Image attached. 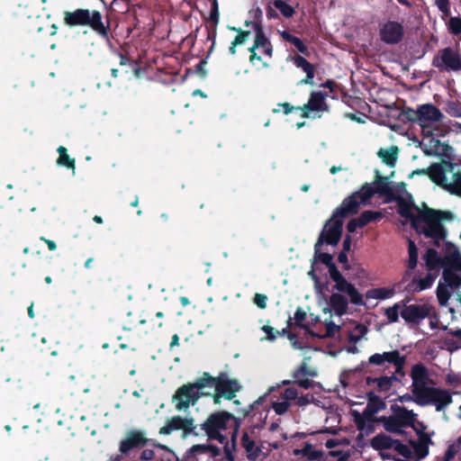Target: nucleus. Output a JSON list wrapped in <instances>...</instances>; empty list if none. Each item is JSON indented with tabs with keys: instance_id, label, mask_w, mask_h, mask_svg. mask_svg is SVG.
<instances>
[{
	"instance_id": "nucleus-1",
	"label": "nucleus",
	"mask_w": 461,
	"mask_h": 461,
	"mask_svg": "<svg viewBox=\"0 0 461 461\" xmlns=\"http://www.w3.org/2000/svg\"><path fill=\"white\" fill-rule=\"evenodd\" d=\"M414 208L418 212L416 219L417 225L413 229L415 231L430 240V244L435 248H440L442 242L447 239L448 231L444 226L443 221H452L454 214L450 211L436 210L423 203V208Z\"/></svg>"
},
{
	"instance_id": "nucleus-2",
	"label": "nucleus",
	"mask_w": 461,
	"mask_h": 461,
	"mask_svg": "<svg viewBox=\"0 0 461 461\" xmlns=\"http://www.w3.org/2000/svg\"><path fill=\"white\" fill-rule=\"evenodd\" d=\"M241 426V419L234 416L227 411H219L211 413L203 423L200 425V430L203 431L209 439L217 440L221 444L227 442V433L229 429H232L231 439L235 440L240 427Z\"/></svg>"
},
{
	"instance_id": "nucleus-3",
	"label": "nucleus",
	"mask_w": 461,
	"mask_h": 461,
	"mask_svg": "<svg viewBox=\"0 0 461 461\" xmlns=\"http://www.w3.org/2000/svg\"><path fill=\"white\" fill-rule=\"evenodd\" d=\"M64 23L69 28L89 27L93 32L104 39L108 44L110 40V23L103 21V14L95 9L77 8L72 11L64 12Z\"/></svg>"
},
{
	"instance_id": "nucleus-4",
	"label": "nucleus",
	"mask_w": 461,
	"mask_h": 461,
	"mask_svg": "<svg viewBox=\"0 0 461 461\" xmlns=\"http://www.w3.org/2000/svg\"><path fill=\"white\" fill-rule=\"evenodd\" d=\"M407 357L406 355L401 354L398 349L384 351L383 353H375L368 357V365H374L377 366H382L384 368L387 367L385 364L393 365L395 368V373L390 376L382 375L377 377L376 381V390L379 393H387L389 392L394 382H398L399 379L396 375H405L404 366L406 364Z\"/></svg>"
},
{
	"instance_id": "nucleus-5",
	"label": "nucleus",
	"mask_w": 461,
	"mask_h": 461,
	"mask_svg": "<svg viewBox=\"0 0 461 461\" xmlns=\"http://www.w3.org/2000/svg\"><path fill=\"white\" fill-rule=\"evenodd\" d=\"M348 200L345 198L340 205L337 207L331 217L325 222L321 232L317 240V247H321L324 243L337 246L341 239L343 231V220L349 215H354L357 212L350 211L348 207Z\"/></svg>"
},
{
	"instance_id": "nucleus-6",
	"label": "nucleus",
	"mask_w": 461,
	"mask_h": 461,
	"mask_svg": "<svg viewBox=\"0 0 461 461\" xmlns=\"http://www.w3.org/2000/svg\"><path fill=\"white\" fill-rule=\"evenodd\" d=\"M390 410L392 414L378 417L377 422L383 425L386 432L407 438L410 436V432L406 431L405 429L413 426V421H416V417L418 416L417 413L398 404H392Z\"/></svg>"
},
{
	"instance_id": "nucleus-7",
	"label": "nucleus",
	"mask_w": 461,
	"mask_h": 461,
	"mask_svg": "<svg viewBox=\"0 0 461 461\" xmlns=\"http://www.w3.org/2000/svg\"><path fill=\"white\" fill-rule=\"evenodd\" d=\"M374 185L375 186L366 183L358 191H356L349 196L346 197L348 200V207L350 211L358 212L359 205L368 203L375 194L386 197L393 196V192L391 183L386 177L380 176L378 171L376 172V178Z\"/></svg>"
},
{
	"instance_id": "nucleus-8",
	"label": "nucleus",
	"mask_w": 461,
	"mask_h": 461,
	"mask_svg": "<svg viewBox=\"0 0 461 461\" xmlns=\"http://www.w3.org/2000/svg\"><path fill=\"white\" fill-rule=\"evenodd\" d=\"M438 128L432 129L430 126L421 124L422 140L420 147L427 157H438L443 161H453L454 149L447 142L441 141L438 138Z\"/></svg>"
},
{
	"instance_id": "nucleus-9",
	"label": "nucleus",
	"mask_w": 461,
	"mask_h": 461,
	"mask_svg": "<svg viewBox=\"0 0 461 461\" xmlns=\"http://www.w3.org/2000/svg\"><path fill=\"white\" fill-rule=\"evenodd\" d=\"M204 388H206V383H204L203 375L194 383H187L178 387L172 397L176 409L186 410L190 405H194L202 396L210 395L203 392Z\"/></svg>"
},
{
	"instance_id": "nucleus-10",
	"label": "nucleus",
	"mask_w": 461,
	"mask_h": 461,
	"mask_svg": "<svg viewBox=\"0 0 461 461\" xmlns=\"http://www.w3.org/2000/svg\"><path fill=\"white\" fill-rule=\"evenodd\" d=\"M206 387H213L215 392H219L224 399L233 400L236 393L242 389V385L236 379L229 377L225 372H221L218 376H212L209 373H203Z\"/></svg>"
},
{
	"instance_id": "nucleus-11",
	"label": "nucleus",
	"mask_w": 461,
	"mask_h": 461,
	"mask_svg": "<svg viewBox=\"0 0 461 461\" xmlns=\"http://www.w3.org/2000/svg\"><path fill=\"white\" fill-rule=\"evenodd\" d=\"M432 66L439 71H461V53L459 48L447 47L439 50L432 59Z\"/></svg>"
},
{
	"instance_id": "nucleus-12",
	"label": "nucleus",
	"mask_w": 461,
	"mask_h": 461,
	"mask_svg": "<svg viewBox=\"0 0 461 461\" xmlns=\"http://www.w3.org/2000/svg\"><path fill=\"white\" fill-rule=\"evenodd\" d=\"M370 446L376 451L393 449L399 456L406 459L412 457V451L408 445L383 432L378 433L371 438Z\"/></svg>"
},
{
	"instance_id": "nucleus-13",
	"label": "nucleus",
	"mask_w": 461,
	"mask_h": 461,
	"mask_svg": "<svg viewBox=\"0 0 461 461\" xmlns=\"http://www.w3.org/2000/svg\"><path fill=\"white\" fill-rule=\"evenodd\" d=\"M410 299L405 298L402 300V309L401 311V317L408 324H420L424 319L428 318L434 308L429 303L422 304H408Z\"/></svg>"
},
{
	"instance_id": "nucleus-14",
	"label": "nucleus",
	"mask_w": 461,
	"mask_h": 461,
	"mask_svg": "<svg viewBox=\"0 0 461 461\" xmlns=\"http://www.w3.org/2000/svg\"><path fill=\"white\" fill-rule=\"evenodd\" d=\"M255 32L254 42L251 47L248 49L249 51V62L254 64L255 60L262 61L261 56L258 55L257 50L262 49L263 54L268 58L273 57L274 47L270 40L267 37L263 25L256 24V28H253Z\"/></svg>"
},
{
	"instance_id": "nucleus-15",
	"label": "nucleus",
	"mask_w": 461,
	"mask_h": 461,
	"mask_svg": "<svg viewBox=\"0 0 461 461\" xmlns=\"http://www.w3.org/2000/svg\"><path fill=\"white\" fill-rule=\"evenodd\" d=\"M255 32L254 42L251 47L248 49L249 51V62L254 64L255 60L262 61L261 56L258 55L257 50L262 49L263 54L268 58L273 57L274 47L270 40L267 37L263 25L256 24V28H253Z\"/></svg>"
},
{
	"instance_id": "nucleus-16",
	"label": "nucleus",
	"mask_w": 461,
	"mask_h": 461,
	"mask_svg": "<svg viewBox=\"0 0 461 461\" xmlns=\"http://www.w3.org/2000/svg\"><path fill=\"white\" fill-rule=\"evenodd\" d=\"M196 429L197 426L194 425V420L193 418L176 415L170 418L166 425L160 428L159 434L169 435L173 431L181 430L183 437L185 438L189 435L198 436L200 432Z\"/></svg>"
},
{
	"instance_id": "nucleus-17",
	"label": "nucleus",
	"mask_w": 461,
	"mask_h": 461,
	"mask_svg": "<svg viewBox=\"0 0 461 461\" xmlns=\"http://www.w3.org/2000/svg\"><path fill=\"white\" fill-rule=\"evenodd\" d=\"M379 36L383 42L390 45L400 43L404 37L403 24L397 21H387L379 24Z\"/></svg>"
},
{
	"instance_id": "nucleus-18",
	"label": "nucleus",
	"mask_w": 461,
	"mask_h": 461,
	"mask_svg": "<svg viewBox=\"0 0 461 461\" xmlns=\"http://www.w3.org/2000/svg\"><path fill=\"white\" fill-rule=\"evenodd\" d=\"M328 96L326 92L313 91L311 93L309 100L303 106H298L302 111L303 118H311V113H324L330 111V106L326 102ZM313 115L312 118H315Z\"/></svg>"
},
{
	"instance_id": "nucleus-19",
	"label": "nucleus",
	"mask_w": 461,
	"mask_h": 461,
	"mask_svg": "<svg viewBox=\"0 0 461 461\" xmlns=\"http://www.w3.org/2000/svg\"><path fill=\"white\" fill-rule=\"evenodd\" d=\"M451 161H443L439 163H432L427 168L416 169L412 171L413 175H427L429 179L438 185H444L447 182V170H452Z\"/></svg>"
},
{
	"instance_id": "nucleus-20",
	"label": "nucleus",
	"mask_w": 461,
	"mask_h": 461,
	"mask_svg": "<svg viewBox=\"0 0 461 461\" xmlns=\"http://www.w3.org/2000/svg\"><path fill=\"white\" fill-rule=\"evenodd\" d=\"M413 113L420 126L421 124L429 126L430 123L440 122L444 118L441 111L432 104L419 105Z\"/></svg>"
},
{
	"instance_id": "nucleus-21",
	"label": "nucleus",
	"mask_w": 461,
	"mask_h": 461,
	"mask_svg": "<svg viewBox=\"0 0 461 461\" xmlns=\"http://www.w3.org/2000/svg\"><path fill=\"white\" fill-rule=\"evenodd\" d=\"M149 441L140 430H130L121 440L119 450L122 455H128L131 450L143 447Z\"/></svg>"
},
{
	"instance_id": "nucleus-22",
	"label": "nucleus",
	"mask_w": 461,
	"mask_h": 461,
	"mask_svg": "<svg viewBox=\"0 0 461 461\" xmlns=\"http://www.w3.org/2000/svg\"><path fill=\"white\" fill-rule=\"evenodd\" d=\"M317 371L314 368H311L308 365L303 361L301 365L294 370L292 376L294 384L303 389L312 388L314 381L310 379L317 376Z\"/></svg>"
},
{
	"instance_id": "nucleus-23",
	"label": "nucleus",
	"mask_w": 461,
	"mask_h": 461,
	"mask_svg": "<svg viewBox=\"0 0 461 461\" xmlns=\"http://www.w3.org/2000/svg\"><path fill=\"white\" fill-rule=\"evenodd\" d=\"M433 435H420L417 436V439H414L411 435L407 438H403L404 441L409 443L411 449L412 448V454L415 455L418 460L424 459L429 453V446L433 445L431 439Z\"/></svg>"
},
{
	"instance_id": "nucleus-24",
	"label": "nucleus",
	"mask_w": 461,
	"mask_h": 461,
	"mask_svg": "<svg viewBox=\"0 0 461 461\" xmlns=\"http://www.w3.org/2000/svg\"><path fill=\"white\" fill-rule=\"evenodd\" d=\"M443 251L445 253L444 261L447 267H455L461 272V254L458 248L447 239L442 242Z\"/></svg>"
},
{
	"instance_id": "nucleus-25",
	"label": "nucleus",
	"mask_w": 461,
	"mask_h": 461,
	"mask_svg": "<svg viewBox=\"0 0 461 461\" xmlns=\"http://www.w3.org/2000/svg\"><path fill=\"white\" fill-rule=\"evenodd\" d=\"M294 64L303 70L306 76L303 79L299 82V85H310L312 86L313 78L315 76V67L309 62L304 57L301 55H295L293 58Z\"/></svg>"
},
{
	"instance_id": "nucleus-26",
	"label": "nucleus",
	"mask_w": 461,
	"mask_h": 461,
	"mask_svg": "<svg viewBox=\"0 0 461 461\" xmlns=\"http://www.w3.org/2000/svg\"><path fill=\"white\" fill-rule=\"evenodd\" d=\"M451 164L453 169L447 170V173L452 174V180L448 182L447 179L443 186L451 194L461 196V165L453 161H451Z\"/></svg>"
},
{
	"instance_id": "nucleus-27",
	"label": "nucleus",
	"mask_w": 461,
	"mask_h": 461,
	"mask_svg": "<svg viewBox=\"0 0 461 461\" xmlns=\"http://www.w3.org/2000/svg\"><path fill=\"white\" fill-rule=\"evenodd\" d=\"M240 444L246 451L248 459L250 461H256L259 457L261 454V448L256 445L255 440L250 438L248 431L242 432Z\"/></svg>"
},
{
	"instance_id": "nucleus-28",
	"label": "nucleus",
	"mask_w": 461,
	"mask_h": 461,
	"mask_svg": "<svg viewBox=\"0 0 461 461\" xmlns=\"http://www.w3.org/2000/svg\"><path fill=\"white\" fill-rule=\"evenodd\" d=\"M329 304L336 315L342 316L347 313L348 301L347 297L341 294L333 293L330 296Z\"/></svg>"
},
{
	"instance_id": "nucleus-29",
	"label": "nucleus",
	"mask_w": 461,
	"mask_h": 461,
	"mask_svg": "<svg viewBox=\"0 0 461 461\" xmlns=\"http://www.w3.org/2000/svg\"><path fill=\"white\" fill-rule=\"evenodd\" d=\"M426 267L429 270H435L438 267H443V269L446 267V264L444 261V257H441L438 252L433 249H429L424 257Z\"/></svg>"
},
{
	"instance_id": "nucleus-30",
	"label": "nucleus",
	"mask_w": 461,
	"mask_h": 461,
	"mask_svg": "<svg viewBox=\"0 0 461 461\" xmlns=\"http://www.w3.org/2000/svg\"><path fill=\"white\" fill-rule=\"evenodd\" d=\"M451 402H452V396L448 391L435 387L430 403H433L436 405V410L438 411L443 410L446 406H447Z\"/></svg>"
},
{
	"instance_id": "nucleus-31",
	"label": "nucleus",
	"mask_w": 461,
	"mask_h": 461,
	"mask_svg": "<svg viewBox=\"0 0 461 461\" xmlns=\"http://www.w3.org/2000/svg\"><path fill=\"white\" fill-rule=\"evenodd\" d=\"M113 54L119 59L120 66H129L131 68L132 73L136 77H140L142 75V68L134 59L129 57L128 53L122 52L119 50H114Z\"/></svg>"
},
{
	"instance_id": "nucleus-32",
	"label": "nucleus",
	"mask_w": 461,
	"mask_h": 461,
	"mask_svg": "<svg viewBox=\"0 0 461 461\" xmlns=\"http://www.w3.org/2000/svg\"><path fill=\"white\" fill-rule=\"evenodd\" d=\"M435 387L426 386L421 389L411 390L414 395V402L420 406H426L430 403Z\"/></svg>"
},
{
	"instance_id": "nucleus-33",
	"label": "nucleus",
	"mask_w": 461,
	"mask_h": 461,
	"mask_svg": "<svg viewBox=\"0 0 461 461\" xmlns=\"http://www.w3.org/2000/svg\"><path fill=\"white\" fill-rule=\"evenodd\" d=\"M455 267H447L443 269L442 277L446 285L451 288H458L461 286V275L456 273Z\"/></svg>"
},
{
	"instance_id": "nucleus-34",
	"label": "nucleus",
	"mask_w": 461,
	"mask_h": 461,
	"mask_svg": "<svg viewBox=\"0 0 461 461\" xmlns=\"http://www.w3.org/2000/svg\"><path fill=\"white\" fill-rule=\"evenodd\" d=\"M398 152V147L392 146L389 149H380L379 151L377 152V155L384 164L393 167L396 164Z\"/></svg>"
},
{
	"instance_id": "nucleus-35",
	"label": "nucleus",
	"mask_w": 461,
	"mask_h": 461,
	"mask_svg": "<svg viewBox=\"0 0 461 461\" xmlns=\"http://www.w3.org/2000/svg\"><path fill=\"white\" fill-rule=\"evenodd\" d=\"M57 151L59 155L56 161L57 165L71 169L73 173H75L76 161L75 158H72L68 156L67 148L59 146Z\"/></svg>"
},
{
	"instance_id": "nucleus-36",
	"label": "nucleus",
	"mask_w": 461,
	"mask_h": 461,
	"mask_svg": "<svg viewBox=\"0 0 461 461\" xmlns=\"http://www.w3.org/2000/svg\"><path fill=\"white\" fill-rule=\"evenodd\" d=\"M279 34L284 41L292 43L299 52L304 55L309 54L308 47L300 38L293 35L288 31L279 32Z\"/></svg>"
},
{
	"instance_id": "nucleus-37",
	"label": "nucleus",
	"mask_w": 461,
	"mask_h": 461,
	"mask_svg": "<svg viewBox=\"0 0 461 461\" xmlns=\"http://www.w3.org/2000/svg\"><path fill=\"white\" fill-rule=\"evenodd\" d=\"M232 31H235L238 32L237 36L234 38V40L231 41L230 46L229 48V52L231 55L236 54V47L241 44H244L250 37L251 32L250 31H244L240 28H230Z\"/></svg>"
},
{
	"instance_id": "nucleus-38",
	"label": "nucleus",
	"mask_w": 461,
	"mask_h": 461,
	"mask_svg": "<svg viewBox=\"0 0 461 461\" xmlns=\"http://www.w3.org/2000/svg\"><path fill=\"white\" fill-rule=\"evenodd\" d=\"M384 214L378 211L366 210L358 216L360 224L365 227L371 222H376L383 219Z\"/></svg>"
},
{
	"instance_id": "nucleus-39",
	"label": "nucleus",
	"mask_w": 461,
	"mask_h": 461,
	"mask_svg": "<svg viewBox=\"0 0 461 461\" xmlns=\"http://www.w3.org/2000/svg\"><path fill=\"white\" fill-rule=\"evenodd\" d=\"M411 380L415 383L420 382V380H429V370L423 364H416L411 367Z\"/></svg>"
},
{
	"instance_id": "nucleus-40",
	"label": "nucleus",
	"mask_w": 461,
	"mask_h": 461,
	"mask_svg": "<svg viewBox=\"0 0 461 461\" xmlns=\"http://www.w3.org/2000/svg\"><path fill=\"white\" fill-rule=\"evenodd\" d=\"M272 5L286 19L293 17L295 14L294 8L285 0H274Z\"/></svg>"
},
{
	"instance_id": "nucleus-41",
	"label": "nucleus",
	"mask_w": 461,
	"mask_h": 461,
	"mask_svg": "<svg viewBox=\"0 0 461 461\" xmlns=\"http://www.w3.org/2000/svg\"><path fill=\"white\" fill-rule=\"evenodd\" d=\"M367 398V405L369 408H372L375 411L378 412L385 409L386 403L378 395L375 393V392L371 391L366 393Z\"/></svg>"
},
{
	"instance_id": "nucleus-42",
	"label": "nucleus",
	"mask_w": 461,
	"mask_h": 461,
	"mask_svg": "<svg viewBox=\"0 0 461 461\" xmlns=\"http://www.w3.org/2000/svg\"><path fill=\"white\" fill-rule=\"evenodd\" d=\"M402 309V301L395 303L393 306L384 309V315L387 318L388 322L395 323L399 321V315Z\"/></svg>"
},
{
	"instance_id": "nucleus-43",
	"label": "nucleus",
	"mask_w": 461,
	"mask_h": 461,
	"mask_svg": "<svg viewBox=\"0 0 461 461\" xmlns=\"http://www.w3.org/2000/svg\"><path fill=\"white\" fill-rule=\"evenodd\" d=\"M434 280H435V277L430 273L427 274V276L422 278L417 279L416 277H414L412 279V283L416 284L417 286L415 288H413V291L420 292V291H423V290H426V289L431 287V285L434 283Z\"/></svg>"
},
{
	"instance_id": "nucleus-44",
	"label": "nucleus",
	"mask_w": 461,
	"mask_h": 461,
	"mask_svg": "<svg viewBox=\"0 0 461 461\" xmlns=\"http://www.w3.org/2000/svg\"><path fill=\"white\" fill-rule=\"evenodd\" d=\"M446 26L449 34L453 36L461 35V17L451 16L446 23Z\"/></svg>"
},
{
	"instance_id": "nucleus-45",
	"label": "nucleus",
	"mask_w": 461,
	"mask_h": 461,
	"mask_svg": "<svg viewBox=\"0 0 461 461\" xmlns=\"http://www.w3.org/2000/svg\"><path fill=\"white\" fill-rule=\"evenodd\" d=\"M302 452L303 456L310 461L320 460L323 456V452L314 449L311 443H305Z\"/></svg>"
},
{
	"instance_id": "nucleus-46",
	"label": "nucleus",
	"mask_w": 461,
	"mask_h": 461,
	"mask_svg": "<svg viewBox=\"0 0 461 461\" xmlns=\"http://www.w3.org/2000/svg\"><path fill=\"white\" fill-rule=\"evenodd\" d=\"M408 251H409V260L407 267L409 269H414L418 263V249L411 240L408 241Z\"/></svg>"
},
{
	"instance_id": "nucleus-47",
	"label": "nucleus",
	"mask_w": 461,
	"mask_h": 461,
	"mask_svg": "<svg viewBox=\"0 0 461 461\" xmlns=\"http://www.w3.org/2000/svg\"><path fill=\"white\" fill-rule=\"evenodd\" d=\"M321 247H317V242L314 245V258L327 267L334 264L333 257L329 253H324L321 251Z\"/></svg>"
},
{
	"instance_id": "nucleus-48",
	"label": "nucleus",
	"mask_w": 461,
	"mask_h": 461,
	"mask_svg": "<svg viewBox=\"0 0 461 461\" xmlns=\"http://www.w3.org/2000/svg\"><path fill=\"white\" fill-rule=\"evenodd\" d=\"M445 112L452 117H461V103L458 101H447L446 102Z\"/></svg>"
},
{
	"instance_id": "nucleus-49",
	"label": "nucleus",
	"mask_w": 461,
	"mask_h": 461,
	"mask_svg": "<svg viewBox=\"0 0 461 461\" xmlns=\"http://www.w3.org/2000/svg\"><path fill=\"white\" fill-rule=\"evenodd\" d=\"M399 213L402 217L410 221L412 228L416 227L418 213L415 214L408 204L400 205Z\"/></svg>"
},
{
	"instance_id": "nucleus-50",
	"label": "nucleus",
	"mask_w": 461,
	"mask_h": 461,
	"mask_svg": "<svg viewBox=\"0 0 461 461\" xmlns=\"http://www.w3.org/2000/svg\"><path fill=\"white\" fill-rule=\"evenodd\" d=\"M451 296V293L448 290V286L447 285H443L441 283L438 284L437 287V298L438 303L440 305H445Z\"/></svg>"
},
{
	"instance_id": "nucleus-51",
	"label": "nucleus",
	"mask_w": 461,
	"mask_h": 461,
	"mask_svg": "<svg viewBox=\"0 0 461 461\" xmlns=\"http://www.w3.org/2000/svg\"><path fill=\"white\" fill-rule=\"evenodd\" d=\"M290 406L291 403L285 400H282L281 402L276 401L271 402V407L277 415L285 414L289 410Z\"/></svg>"
},
{
	"instance_id": "nucleus-52",
	"label": "nucleus",
	"mask_w": 461,
	"mask_h": 461,
	"mask_svg": "<svg viewBox=\"0 0 461 461\" xmlns=\"http://www.w3.org/2000/svg\"><path fill=\"white\" fill-rule=\"evenodd\" d=\"M347 294L350 298L351 303L355 305H364V300L362 294L357 291V289L353 286L348 291Z\"/></svg>"
},
{
	"instance_id": "nucleus-53",
	"label": "nucleus",
	"mask_w": 461,
	"mask_h": 461,
	"mask_svg": "<svg viewBox=\"0 0 461 461\" xmlns=\"http://www.w3.org/2000/svg\"><path fill=\"white\" fill-rule=\"evenodd\" d=\"M307 318V314L305 312V311L303 310L302 307H297L296 311H295V313H294V325L295 326H298L302 329H306L307 326L304 325L303 322L306 320Z\"/></svg>"
},
{
	"instance_id": "nucleus-54",
	"label": "nucleus",
	"mask_w": 461,
	"mask_h": 461,
	"mask_svg": "<svg viewBox=\"0 0 461 461\" xmlns=\"http://www.w3.org/2000/svg\"><path fill=\"white\" fill-rule=\"evenodd\" d=\"M409 428H411L417 436H420V435H434V432H427L426 429H427V425L423 422V421H419L417 419H416V421H413V426H410Z\"/></svg>"
},
{
	"instance_id": "nucleus-55",
	"label": "nucleus",
	"mask_w": 461,
	"mask_h": 461,
	"mask_svg": "<svg viewBox=\"0 0 461 461\" xmlns=\"http://www.w3.org/2000/svg\"><path fill=\"white\" fill-rule=\"evenodd\" d=\"M353 286L351 283H348L343 276L335 282L334 289L340 293H348V291Z\"/></svg>"
},
{
	"instance_id": "nucleus-56",
	"label": "nucleus",
	"mask_w": 461,
	"mask_h": 461,
	"mask_svg": "<svg viewBox=\"0 0 461 461\" xmlns=\"http://www.w3.org/2000/svg\"><path fill=\"white\" fill-rule=\"evenodd\" d=\"M298 391L294 387H288L281 393V399L286 402L296 401Z\"/></svg>"
},
{
	"instance_id": "nucleus-57",
	"label": "nucleus",
	"mask_w": 461,
	"mask_h": 461,
	"mask_svg": "<svg viewBox=\"0 0 461 461\" xmlns=\"http://www.w3.org/2000/svg\"><path fill=\"white\" fill-rule=\"evenodd\" d=\"M435 5L442 13L443 17L450 15V2L449 0H435Z\"/></svg>"
},
{
	"instance_id": "nucleus-58",
	"label": "nucleus",
	"mask_w": 461,
	"mask_h": 461,
	"mask_svg": "<svg viewBox=\"0 0 461 461\" xmlns=\"http://www.w3.org/2000/svg\"><path fill=\"white\" fill-rule=\"evenodd\" d=\"M328 456L336 457L337 461H348L350 457V453L345 450H330Z\"/></svg>"
},
{
	"instance_id": "nucleus-59",
	"label": "nucleus",
	"mask_w": 461,
	"mask_h": 461,
	"mask_svg": "<svg viewBox=\"0 0 461 461\" xmlns=\"http://www.w3.org/2000/svg\"><path fill=\"white\" fill-rule=\"evenodd\" d=\"M354 422L357 425L358 430H364L366 428V420L357 411H352Z\"/></svg>"
},
{
	"instance_id": "nucleus-60",
	"label": "nucleus",
	"mask_w": 461,
	"mask_h": 461,
	"mask_svg": "<svg viewBox=\"0 0 461 461\" xmlns=\"http://www.w3.org/2000/svg\"><path fill=\"white\" fill-rule=\"evenodd\" d=\"M250 14L253 18V20L251 21L252 28H256L257 23H258L259 25H263L262 24L263 12H262L261 8L257 7L255 9H252L250 11Z\"/></svg>"
},
{
	"instance_id": "nucleus-61",
	"label": "nucleus",
	"mask_w": 461,
	"mask_h": 461,
	"mask_svg": "<svg viewBox=\"0 0 461 461\" xmlns=\"http://www.w3.org/2000/svg\"><path fill=\"white\" fill-rule=\"evenodd\" d=\"M376 291H378V300L388 299L394 294L393 288L379 287L376 288Z\"/></svg>"
},
{
	"instance_id": "nucleus-62",
	"label": "nucleus",
	"mask_w": 461,
	"mask_h": 461,
	"mask_svg": "<svg viewBox=\"0 0 461 461\" xmlns=\"http://www.w3.org/2000/svg\"><path fill=\"white\" fill-rule=\"evenodd\" d=\"M457 451V447L455 444L449 445L445 451L442 461H451L456 455Z\"/></svg>"
},
{
	"instance_id": "nucleus-63",
	"label": "nucleus",
	"mask_w": 461,
	"mask_h": 461,
	"mask_svg": "<svg viewBox=\"0 0 461 461\" xmlns=\"http://www.w3.org/2000/svg\"><path fill=\"white\" fill-rule=\"evenodd\" d=\"M254 303L259 308V309H266L267 308V296L263 294H255L254 296Z\"/></svg>"
},
{
	"instance_id": "nucleus-64",
	"label": "nucleus",
	"mask_w": 461,
	"mask_h": 461,
	"mask_svg": "<svg viewBox=\"0 0 461 461\" xmlns=\"http://www.w3.org/2000/svg\"><path fill=\"white\" fill-rule=\"evenodd\" d=\"M207 61L205 59H201L199 63L194 67V73L197 74L200 77L204 78L207 76V71L205 69V65Z\"/></svg>"
}]
</instances>
